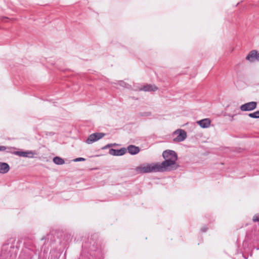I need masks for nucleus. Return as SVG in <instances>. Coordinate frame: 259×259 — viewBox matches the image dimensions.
I'll return each instance as SVG.
<instances>
[{
  "label": "nucleus",
  "instance_id": "f257e3e1",
  "mask_svg": "<svg viewBox=\"0 0 259 259\" xmlns=\"http://www.w3.org/2000/svg\"><path fill=\"white\" fill-rule=\"evenodd\" d=\"M100 241L96 237L88 238L82 243V251L78 259H102Z\"/></svg>",
  "mask_w": 259,
  "mask_h": 259
},
{
  "label": "nucleus",
  "instance_id": "f03ea898",
  "mask_svg": "<svg viewBox=\"0 0 259 259\" xmlns=\"http://www.w3.org/2000/svg\"><path fill=\"white\" fill-rule=\"evenodd\" d=\"M162 156L165 160L159 164L162 172L176 170L179 167V165L176 163L178 155L175 151L166 150L163 152Z\"/></svg>",
  "mask_w": 259,
  "mask_h": 259
},
{
  "label": "nucleus",
  "instance_id": "7ed1b4c3",
  "mask_svg": "<svg viewBox=\"0 0 259 259\" xmlns=\"http://www.w3.org/2000/svg\"><path fill=\"white\" fill-rule=\"evenodd\" d=\"M138 174H147L152 172H162L159 163H152L150 164H143L136 168Z\"/></svg>",
  "mask_w": 259,
  "mask_h": 259
},
{
  "label": "nucleus",
  "instance_id": "20e7f679",
  "mask_svg": "<svg viewBox=\"0 0 259 259\" xmlns=\"http://www.w3.org/2000/svg\"><path fill=\"white\" fill-rule=\"evenodd\" d=\"M17 253L14 246H4L1 252V259H16Z\"/></svg>",
  "mask_w": 259,
  "mask_h": 259
},
{
  "label": "nucleus",
  "instance_id": "39448f33",
  "mask_svg": "<svg viewBox=\"0 0 259 259\" xmlns=\"http://www.w3.org/2000/svg\"><path fill=\"white\" fill-rule=\"evenodd\" d=\"M245 241L251 242H259V230H251L246 233Z\"/></svg>",
  "mask_w": 259,
  "mask_h": 259
},
{
  "label": "nucleus",
  "instance_id": "423d86ee",
  "mask_svg": "<svg viewBox=\"0 0 259 259\" xmlns=\"http://www.w3.org/2000/svg\"><path fill=\"white\" fill-rule=\"evenodd\" d=\"M106 134L103 133H95L91 134L88 139L85 140V143L88 144H91L100 139L103 138Z\"/></svg>",
  "mask_w": 259,
  "mask_h": 259
},
{
  "label": "nucleus",
  "instance_id": "0eeeda50",
  "mask_svg": "<svg viewBox=\"0 0 259 259\" xmlns=\"http://www.w3.org/2000/svg\"><path fill=\"white\" fill-rule=\"evenodd\" d=\"M173 135H177V136L173 139V141L174 142H182L187 138L186 132L182 129H178L176 130L174 132Z\"/></svg>",
  "mask_w": 259,
  "mask_h": 259
},
{
  "label": "nucleus",
  "instance_id": "6e6552de",
  "mask_svg": "<svg viewBox=\"0 0 259 259\" xmlns=\"http://www.w3.org/2000/svg\"><path fill=\"white\" fill-rule=\"evenodd\" d=\"M257 103L252 101L242 104L240 106V109L242 111H249L255 109Z\"/></svg>",
  "mask_w": 259,
  "mask_h": 259
},
{
  "label": "nucleus",
  "instance_id": "1a4fd4ad",
  "mask_svg": "<svg viewBox=\"0 0 259 259\" xmlns=\"http://www.w3.org/2000/svg\"><path fill=\"white\" fill-rule=\"evenodd\" d=\"M14 154L20 157H27V158H33L34 155L36 153L34 151H16Z\"/></svg>",
  "mask_w": 259,
  "mask_h": 259
},
{
  "label": "nucleus",
  "instance_id": "9d476101",
  "mask_svg": "<svg viewBox=\"0 0 259 259\" xmlns=\"http://www.w3.org/2000/svg\"><path fill=\"white\" fill-rule=\"evenodd\" d=\"M126 149L125 148H121L120 149H110L109 154L113 156H122L125 154Z\"/></svg>",
  "mask_w": 259,
  "mask_h": 259
},
{
  "label": "nucleus",
  "instance_id": "9b49d317",
  "mask_svg": "<svg viewBox=\"0 0 259 259\" xmlns=\"http://www.w3.org/2000/svg\"><path fill=\"white\" fill-rule=\"evenodd\" d=\"M126 149V152L127 151L128 153L132 155H136L140 151V148L139 147L133 145L128 146Z\"/></svg>",
  "mask_w": 259,
  "mask_h": 259
},
{
  "label": "nucleus",
  "instance_id": "f8f14e48",
  "mask_svg": "<svg viewBox=\"0 0 259 259\" xmlns=\"http://www.w3.org/2000/svg\"><path fill=\"white\" fill-rule=\"evenodd\" d=\"M158 90V88L153 84H146L143 86L139 89L140 91L144 92H155Z\"/></svg>",
  "mask_w": 259,
  "mask_h": 259
},
{
  "label": "nucleus",
  "instance_id": "ddd939ff",
  "mask_svg": "<svg viewBox=\"0 0 259 259\" xmlns=\"http://www.w3.org/2000/svg\"><path fill=\"white\" fill-rule=\"evenodd\" d=\"M196 123L200 125L202 128H207L208 127L211 123V121L209 118H204L199 121H197Z\"/></svg>",
  "mask_w": 259,
  "mask_h": 259
},
{
  "label": "nucleus",
  "instance_id": "4468645a",
  "mask_svg": "<svg viewBox=\"0 0 259 259\" xmlns=\"http://www.w3.org/2000/svg\"><path fill=\"white\" fill-rule=\"evenodd\" d=\"M257 51L256 50H252L247 55L246 59L249 62H253L255 60L257 61Z\"/></svg>",
  "mask_w": 259,
  "mask_h": 259
},
{
  "label": "nucleus",
  "instance_id": "2eb2a0df",
  "mask_svg": "<svg viewBox=\"0 0 259 259\" xmlns=\"http://www.w3.org/2000/svg\"><path fill=\"white\" fill-rule=\"evenodd\" d=\"M10 168V166L7 163L0 162V174L7 173Z\"/></svg>",
  "mask_w": 259,
  "mask_h": 259
},
{
  "label": "nucleus",
  "instance_id": "dca6fc26",
  "mask_svg": "<svg viewBox=\"0 0 259 259\" xmlns=\"http://www.w3.org/2000/svg\"><path fill=\"white\" fill-rule=\"evenodd\" d=\"M53 162L57 165H62L65 163L64 160L58 156H56L53 158Z\"/></svg>",
  "mask_w": 259,
  "mask_h": 259
},
{
  "label": "nucleus",
  "instance_id": "f3484780",
  "mask_svg": "<svg viewBox=\"0 0 259 259\" xmlns=\"http://www.w3.org/2000/svg\"><path fill=\"white\" fill-rule=\"evenodd\" d=\"M248 116L253 118H259V110L256 111L253 113L248 114Z\"/></svg>",
  "mask_w": 259,
  "mask_h": 259
},
{
  "label": "nucleus",
  "instance_id": "a211bd4d",
  "mask_svg": "<svg viewBox=\"0 0 259 259\" xmlns=\"http://www.w3.org/2000/svg\"><path fill=\"white\" fill-rule=\"evenodd\" d=\"M16 148L13 147H7V152L11 153L14 154V153L16 152L14 151Z\"/></svg>",
  "mask_w": 259,
  "mask_h": 259
},
{
  "label": "nucleus",
  "instance_id": "6ab92c4d",
  "mask_svg": "<svg viewBox=\"0 0 259 259\" xmlns=\"http://www.w3.org/2000/svg\"><path fill=\"white\" fill-rule=\"evenodd\" d=\"M118 84L121 87L126 88H127L128 86V84H127L126 82L122 80L119 81Z\"/></svg>",
  "mask_w": 259,
  "mask_h": 259
},
{
  "label": "nucleus",
  "instance_id": "aec40b11",
  "mask_svg": "<svg viewBox=\"0 0 259 259\" xmlns=\"http://www.w3.org/2000/svg\"><path fill=\"white\" fill-rule=\"evenodd\" d=\"M252 221L254 222H259V214H255L252 218Z\"/></svg>",
  "mask_w": 259,
  "mask_h": 259
},
{
  "label": "nucleus",
  "instance_id": "412c9836",
  "mask_svg": "<svg viewBox=\"0 0 259 259\" xmlns=\"http://www.w3.org/2000/svg\"><path fill=\"white\" fill-rule=\"evenodd\" d=\"M85 159V158H82V157H78V158H76L75 159H74L73 160V161L74 162H78V161H84Z\"/></svg>",
  "mask_w": 259,
  "mask_h": 259
},
{
  "label": "nucleus",
  "instance_id": "4be33fe9",
  "mask_svg": "<svg viewBox=\"0 0 259 259\" xmlns=\"http://www.w3.org/2000/svg\"><path fill=\"white\" fill-rule=\"evenodd\" d=\"M111 147H112V144H108L105 145V146H104L103 147H102V149H106L109 148Z\"/></svg>",
  "mask_w": 259,
  "mask_h": 259
},
{
  "label": "nucleus",
  "instance_id": "5701e85b",
  "mask_svg": "<svg viewBox=\"0 0 259 259\" xmlns=\"http://www.w3.org/2000/svg\"><path fill=\"white\" fill-rule=\"evenodd\" d=\"M7 150V147L4 146H0V151H4Z\"/></svg>",
  "mask_w": 259,
  "mask_h": 259
},
{
  "label": "nucleus",
  "instance_id": "b1692460",
  "mask_svg": "<svg viewBox=\"0 0 259 259\" xmlns=\"http://www.w3.org/2000/svg\"><path fill=\"white\" fill-rule=\"evenodd\" d=\"M208 228L206 226L203 227L201 230L202 232H205L207 230Z\"/></svg>",
  "mask_w": 259,
  "mask_h": 259
},
{
  "label": "nucleus",
  "instance_id": "393cba45",
  "mask_svg": "<svg viewBox=\"0 0 259 259\" xmlns=\"http://www.w3.org/2000/svg\"><path fill=\"white\" fill-rule=\"evenodd\" d=\"M257 61H259V53L257 52Z\"/></svg>",
  "mask_w": 259,
  "mask_h": 259
},
{
  "label": "nucleus",
  "instance_id": "a878e982",
  "mask_svg": "<svg viewBox=\"0 0 259 259\" xmlns=\"http://www.w3.org/2000/svg\"><path fill=\"white\" fill-rule=\"evenodd\" d=\"M242 256L244 258V259L247 258V257H246L245 256H244L243 254H242Z\"/></svg>",
  "mask_w": 259,
  "mask_h": 259
},
{
  "label": "nucleus",
  "instance_id": "bb28decb",
  "mask_svg": "<svg viewBox=\"0 0 259 259\" xmlns=\"http://www.w3.org/2000/svg\"><path fill=\"white\" fill-rule=\"evenodd\" d=\"M112 146L117 145V144H116V143L112 144Z\"/></svg>",
  "mask_w": 259,
  "mask_h": 259
}]
</instances>
